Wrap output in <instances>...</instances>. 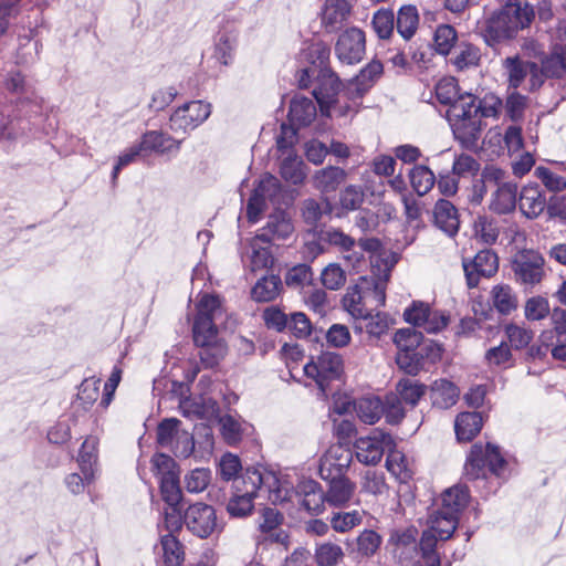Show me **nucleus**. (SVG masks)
<instances>
[{
  "mask_svg": "<svg viewBox=\"0 0 566 566\" xmlns=\"http://www.w3.org/2000/svg\"><path fill=\"white\" fill-rule=\"evenodd\" d=\"M380 260L382 265L378 263V259L371 262L373 276L361 277L360 283L348 289L343 297L344 308L355 318L366 316L368 311L385 305L387 282L396 259L390 255V259Z\"/></svg>",
  "mask_w": 566,
  "mask_h": 566,
  "instance_id": "nucleus-1",
  "label": "nucleus"
},
{
  "mask_svg": "<svg viewBox=\"0 0 566 566\" xmlns=\"http://www.w3.org/2000/svg\"><path fill=\"white\" fill-rule=\"evenodd\" d=\"M196 310L192 327L193 340L201 347L199 353L201 360L212 367L227 352L226 346L217 340V324L224 314L222 302L218 295L202 294Z\"/></svg>",
  "mask_w": 566,
  "mask_h": 566,
  "instance_id": "nucleus-2",
  "label": "nucleus"
},
{
  "mask_svg": "<svg viewBox=\"0 0 566 566\" xmlns=\"http://www.w3.org/2000/svg\"><path fill=\"white\" fill-rule=\"evenodd\" d=\"M279 484L277 476L259 468H249L244 474L234 481L235 493L227 504V511L232 517H245L253 511V501L259 490L266 489L269 496Z\"/></svg>",
  "mask_w": 566,
  "mask_h": 566,
  "instance_id": "nucleus-3",
  "label": "nucleus"
},
{
  "mask_svg": "<svg viewBox=\"0 0 566 566\" xmlns=\"http://www.w3.org/2000/svg\"><path fill=\"white\" fill-rule=\"evenodd\" d=\"M533 17L534 11L527 3L509 2L485 21L483 38L489 45L510 40L527 27Z\"/></svg>",
  "mask_w": 566,
  "mask_h": 566,
  "instance_id": "nucleus-4",
  "label": "nucleus"
},
{
  "mask_svg": "<svg viewBox=\"0 0 566 566\" xmlns=\"http://www.w3.org/2000/svg\"><path fill=\"white\" fill-rule=\"evenodd\" d=\"M448 116L455 139L467 149L476 147L482 120L476 113L474 97L468 94L449 108Z\"/></svg>",
  "mask_w": 566,
  "mask_h": 566,
  "instance_id": "nucleus-5",
  "label": "nucleus"
},
{
  "mask_svg": "<svg viewBox=\"0 0 566 566\" xmlns=\"http://www.w3.org/2000/svg\"><path fill=\"white\" fill-rule=\"evenodd\" d=\"M269 500L273 503L293 502L294 500L307 512L318 514L324 507L325 493L314 480L301 481L296 489H289L279 480Z\"/></svg>",
  "mask_w": 566,
  "mask_h": 566,
  "instance_id": "nucleus-6",
  "label": "nucleus"
},
{
  "mask_svg": "<svg viewBox=\"0 0 566 566\" xmlns=\"http://www.w3.org/2000/svg\"><path fill=\"white\" fill-rule=\"evenodd\" d=\"M505 465V460L501 455L499 448L492 443L485 446L475 443L471 448L464 471L470 480L485 478L486 470L495 475H500Z\"/></svg>",
  "mask_w": 566,
  "mask_h": 566,
  "instance_id": "nucleus-7",
  "label": "nucleus"
},
{
  "mask_svg": "<svg viewBox=\"0 0 566 566\" xmlns=\"http://www.w3.org/2000/svg\"><path fill=\"white\" fill-rule=\"evenodd\" d=\"M503 67L512 88L523 87L534 91L543 84V72L535 62L526 61L520 56H509L503 60Z\"/></svg>",
  "mask_w": 566,
  "mask_h": 566,
  "instance_id": "nucleus-8",
  "label": "nucleus"
},
{
  "mask_svg": "<svg viewBox=\"0 0 566 566\" xmlns=\"http://www.w3.org/2000/svg\"><path fill=\"white\" fill-rule=\"evenodd\" d=\"M343 369L340 355L332 352L322 353L304 366L305 375L315 380L323 395L327 394L332 381L340 378Z\"/></svg>",
  "mask_w": 566,
  "mask_h": 566,
  "instance_id": "nucleus-9",
  "label": "nucleus"
},
{
  "mask_svg": "<svg viewBox=\"0 0 566 566\" xmlns=\"http://www.w3.org/2000/svg\"><path fill=\"white\" fill-rule=\"evenodd\" d=\"M211 114V104L203 101L185 103L174 111L169 118V128L175 134L187 135L202 123Z\"/></svg>",
  "mask_w": 566,
  "mask_h": 566,
  "instance_id": "nucleus-10",
  "label": "nucleus"
},
{
  "mask_svg": "<svg viewBox=\"0 0 566 566\" xmlns=\"http://www.w3.org/2000/svg\"><path fill=\"white\" fill-rule=\"evenodd\" d=\"M459 523V517L455 515L442 514V510H437L432 513L428 521V528L423 531L420 538L421 552H436L438 541H447L454 533Z\"/></svg>",
  "mask_w": 566,
  "mask_h": 566,
  "instance_id": "nucleus-11",
  "label": "nucleus"
},
{
  "mask_svg": "<svg viewBox=\"0 0 566 566\" xmlns=\"http://www.w3.org/2000/svg\"><path fill=\"white\" fill-rule=\"evenodd\" d=\"M406 322L412 326L421 327L427 333H439L444 329L450 317L444 312L433 310L422 302H413L403 312Z\"/></svg>",
  "mask_w": 566,
  "mask_h": 566,
  "instance_id": "nucleus-12",
  "label": "nucleus"
},
{
  "mask_svg": "<svg viewBox=\"0 0 566 566\" xmlns=\"http://www.w3.org/2000/svg\"><path fill=\"white\" fill-rule=\"evenodd\" d=\"M184 523L189 532L200 538H207L218 530L216 510L206 503H195L187 507Z\"/></svg>",
  "mask_w": 566,
  "mask_h": 566,
  "instance_id": "nucleus-13",
  "label": "nucleus"
},
{
  "mask_svg": "<svg viewBox=\"0 0 566 566\" xmlns=\"http://www.w3.org/2000/svg\"><path fill=\"white\" fill-rule=\"evenodd\" d=\"M392 446L391 436L379 430L368 437L358 438L354 444L357 460L366 465L377 464L384 452Z\"/></svg>",
  "mask_w": 566,
  "mask_h": 566,
  "instance_id": "nucleus-14",
  "label": "nucleus"
},
{
  "mask_svg": "<svg viewBox=\"0 0 566 566\" xmlns=\"http://www.w3.org/2000/svg\"><path fill=\"white\" fill-rule=\"evenodd\" d=\"M366 51L365 33L358 28L345 30L335 45V53L344 64H355L361 61Z\"/></svg>",
  "mask_w": 566,
  "mask_h": 566,
  "instance_id": "nucleus-15",
  "label": "nucleus"
},
{
  "mask_svg": "<svg viewBox=\"0 0 566 566\" xmlns=\"http://www.w3.org/2000/svg\"><path fill=\"white\" fill-rule=\"evenodd\" d=\"M497 269V255L489 249L479 251L473 260H463V270L470 289L478 286L480 277H491L494 275Z\"/></svg>",
  "mask_w": 566,
  "mask_h": 566,
  "instance_id": "nucleus-16",
  "label": "nucleus"
},
{
  "mask_svg": "<svg viewBox=\"0 0 566 566\" xmlns=\"http://www.w3.org/2000/svg\"><path fill=\"white\" fill-rule=\"evenodd\" d=\"M544 264V258L534 251L521 254L513 263L516 280L526 286L538 284L545 274Z\"/></svg>",
  "mask_w": 566,
  "mask_h": 566,
  "instance_id": "nucleus-17",
  "label": "nucleus"
},
{
  "mask_svg": "<svg viewBox=\"0 0 566 566\" xmlns=\"http://www.w3.org/2000/svg\"><path fill=\"white\" fill-rule=\"evenodd\" d=\"M279 192V180L272 175H264L249 198L247 207L249 221L256 222L260 214L265 209L266 201L273 200Z\"/></svg>",
  "mask_w": 566,
  "mask_h": 566,
  "instance_id": "nucleus-18",
  "label": "nucleus"
},
{
  "mask_svg": "<svg viewBox=\"0 0 566 566\" xmlns=\"http://www.w3.org/2000/svg\"><path fill=\"white\" fill-rule=\"evenodd\" d=\"M276 145L282 155H285L280 168L282 178L293 185L302 184L305 179L306 172L304 170V164L302 159L293 154L292 142H289L285 137L280 136L276 139Z\"/></svg>",
  "mask_w": 566,
  "mask_h": 566,
  "instance_id": "nucleus-19",
  "label": "nucleus"
},
{
  "mask_svg": "<svg viewBox=\"0 0 566 566\" xmlns=\"http://www.w3.org/2000/svg\"><path fill=\"white\" fill-rule=\"evenodd\" d=\"M269 235L266 232H261L250 240L249 252L243 262L245 268L252 273L266 270L272 266L274 259L268 245Z\"/></svg>",
  "mask_w": 566,
  "mask_h": 566,
  "instance_id": "nucleus-20",
  "label": "nucleus"
},
{
  "mask_svg": "<svg viewBox=\"0 0 566 566\" xmlns=\"http://www.w3.org/2000/svg\"><path fill=\"white\" fill-rule=\"evenodd\" d=\"M384 66L379 61H371L368 63L357 76L349 81L346 87V94L349 98H360L366 92H368L375 82L382 74Z\"/></svg>",
  "mask_w": 566,
  "mask_h": 566,
  "instance_id": "nucleus-21",
  "label": "nucleus"
},
{
  "mask_svg": "<svg viewBox=\"0 0 566 566\" xmlns=\"http://www.w3.org/2000/svg\"><path fill=\"white\" fill-rule=\"evenodd\" d=\"M518 208L527 219H536L546 207V198L537 184L525 185L518 196Z\"/></svg>",
  "mask_w": 566,
  "mask_h": 566,
  "instance_id": "nucleus-22",
  "label": "nucleus"
},
{
  "mask_svg": "<svg viewBox=\"0 0 566 566\" xmlns=\"http://www.w3.org/2000/svg\"><path fill=\"white\" fill-rule=\"evenodd\" d=\"M433 224L448 237H454L460 227L458 209L452 202L439 199L432 211Z\"/></svg>",
  "mask_w": 566,
  "mask_h": 566,
  "instance_id": "nucleus-23",
  "label": "nucleus"
},
{
  "mask_svg": "<svg viewBox=\"0 0 566 566\" xmlns=\"http://www.w3.org/2000/svg\"><path fill=\"white\" fill-rule=\"evenodd\" d=\"M469 501L470 491L468 486L463 484H455L442 492L439 510H442V514L460 517L461 513L468 506Z\"/></svg>",
  "mask_w": 566,
  "mask_h": 566,
  "instance_id": "nucleus-24",
  "label": "nucleus"
},
{
  "mask_svg": "<svg viewBox=\"0 0 566 566\" xmlns=\"http://www.w3.org/2000/svg\"><path fill=\"white\" fill-rule=\"evenodd\" d=\"M356 485L348 478L334 476L327 492L325 493L326 503L335 507L346 506L355 494Z\"/></svg>",
  "mask_w": 566,
  "mask_h": 566,
  "instance_id": "nucleus-25",
  "label": "nucleus"
},
{
  "mask_svg": "<svg viewBox=\"0 0 566 566\" xmlns=\"http://www.w3.org/2000/svg\"><path fill=\"white\" fill-rule=\"evenodd\" d=\"M282 515L275 509L266 507L262 511L259 527L262 534L264 535V541L277 543L283 546L287 545V534L282 530H277V527L282 523Z\"/></svg>",
  "mask_w": 566,
  "mask_h": 566,
  "instance_id": "nucleus-26",
  "label": "nucleus"
},
{
  "mask_svg": "<svg viewBox=\"0 0 566 566\" xmlns=\"http://www.w3.org/2000/svg\"><path fill=\"white\" fill-rule=\"evenodd\" d=\"M352 452L346 447L337 443L329 447L326 453L321 459V474L324 478V471L329 473L333 471L336 474H342L352 462Z\"/></svg>",
  "mask_w": 566,
  "mask_h": 566,
  "instance_id": "nucleus-27",
  "label": "nucleus"
},
{
  "mask_svg": "<svg viewBox=\"0 0 566 566\" xmlns=\"http://www.w3.org/2000/svg\"><path fill=\"white\" fill-rule=\"evenodd\" d=\"M517 186L516 184H501L493 191L490 200L489 208L495 213L505 214L512 212L517 202Z\"/></svg>",
  "mask_w": 566,
  "mask_h": 566,
  "instance_id": "nucleus-28",
  "label": "nucleus"
},
{
  "mask_svg": "<svg viewBox=\"0 0 566 566\" xmlns=\"http://www.w3.org/2000/svg\"><path fill=\"white\" fill-rule=\"evenodd\" d=\"M179 408L182 416L191 419H208L218 410L217 402L203 396L182 399Z\"/></svg>",
  "mask_w": 566,
  "mask_h": 566,
  "instance_id": "nucleus-29",
  "label": "nucleus"
},
{
  "mask_svg": "<svg viewBox=\"0 0 566 566\" xmlns=\"http://www.w3.org/2000/svg\"><path fill=\"white\" fill-rule=\"evenodd\" d=\"M289 117L293 125L307 126L316 117V106L311 98L296 95L291 101Z\"/></svg>",
  "mask_w": 566,
  "mask_h": 566,
  "instance_id": "nucleus-30",
  "label": "nucleus"
},
{
  "mask_svg": "<svg viewBox=\"0 0 566 566\" xmlns=\"http://www.w3.org/2000/svg\"><path fill=\"white\" fill-rule=\"evenodd\" d=\"M348 13L349 4L346 0H326L321 13L322 24L327 31H335Z\"/></svg>",
  "mask_w": 566,
  "mask_h": 566,
  "instance_id": "nucleus-31",
  "label": "nucleus"
},
{
  "mask_svg": "<svg viewBox=\"0 0 566 566\" xmlns=\"http://www.w3.org/2000/svg\"><path fill=\"white\" fill-rule=\"evenodd\" d=\"M483 419L476 411L461 412L454 421V430L459 441H471L482 429Z\"/></svg>",
  "mask_w": 566,
  "mask_h": 566,
  "instance_id": "nucleus-32",
  "label": "nucleus"
},
{
  "mask_svg": "<svg viewBox=\"0 0 566 566\" xmlns=\"http://www.w3.org/2000/svg\"><path fill=\"white\" fill-rule=\"evenodd\" d=\"M97 444L98 441L94 437H87L78 452L77 463L81 473L86 475V480L94 481L97 468Z\"/></svg>",
  "mask_w": 566,
  "mask_h": 566,
  "instance_id": "nucleus-33",
  "label": "nucleus"
},
{
  "mask_svg": "<svg viewBox=\"0 0 566 566\" xmlns=\"http://www.w3.org/2000/svg\"><path fill=\"white\" fill-rule=\"evenodd\" d=\"M354 410L364 423L374 424L382 416L385 407L379 397L366 396L355 400Z\"/></svg>",
  "mask_w": 566,
  "mask_h": 566,
  "instance_id": "nucleus-34",
  "label": "nucleus"
},
{
  "mask_svg": "<svg viewBox=\"0 0 566 566\" xmlns=\"http://www.w3.org/2000/svg\"><path fill=\"white\" fill-rule=\"evenodd\" d=\"M294 231V227L291 220V217L282 210L275 211L269 218L266 227L262 232H266L269 239L266 242H272L275 240H285L287 239Z\"/></svg>",
  "mask_w": 566,
  "mask_h": 566,
  "instance_id": "nucleus-35",
  "label": "nucleus"
},
{
  "mask_svg": "<svg viewBox=\"0 0 566 566\" xmlns=\"http://www.w3.org/2000/svg\"><path fill=\"white\" fill-rule=\"evenodd\" d=\"M140 146L145 154L148 151L166 154L177 151L180 147V140H176L161 132L151 130L143 136Z\"/></svg>",
  "mask_w": 566,
  "mask_h": 566,
  "instance_id": "nucleus-36",
  "label": "nucleus"
},
{
  "mask_svg": "<svg viewBox=\"0 0 566 566\" xmlns=\"http://www.w3.org/2000/svg\"><path fill=\"white\" fill-rule=\"evenodd\" d=\"M339 81L338 77L331 73L325 77L324 82L319 85L318 88L313 91V96L315 97L317 104L321 107L322 114L329 116L331 107L335 102V96L338 92Z\"/></svg>",
  "mask_w": 566,
  "mask_h": 566,
  "instance_id": "nucleus-37",
  "label": "nucleus"
},
{
  "mask_svg": "<svg viewBox=\"0 0 566 566\" xmlns=\"http://www.w3.org/2000/svg\"><path fill=\"white\" fill-rule=\"evenodd\" d=\"M459 398V389L447 379L436 380L431 386V400L433 406L447 409L453 406Z\"/></svg>",
  "mask_w": 566,
  "mask_h": 566,
  "instance_id": "nucleus-38",
  "label": "nucleus"
},
{
  "mask_svg": "<svg viewBox=\"0 0 566 566\" xmlns=\"http://www.w3.org/2000/svg\"><path fill=\"white\" fill-rule=\"evenodd\" d=\"M491 297L494 308L502 315H510L517 308V296L507 284L495 285L491 291Z\"/></svg>",
  "mask_w": 566,
  "mask_h": 566,
  "instance_id": "nucleus-39",
  "label": "nucleus"
},
{
  "mask_svg": "<svg viewBox=\"0 0 566 566\" xmlns=\"http://www.w3.org/2000/svg\"><path fill=\"white\" fill-rule=\"evenodd\" d=\"M543 81L546 77H562L566 73V49L563 45L554 46L549 56L542 61Z\"/></svg>",
  "mask_w": 566,
  "mask_h": 566,
  "instance_id": "nucleus-40",
  "label": "nucleus"
},
{
  "mask_svg": "<svg viewBox=\"0 0 566 566\" xmlns=\"http://www.w3.org/2000/svg\"><path fill=\"white\" fill-rule=\"evenodd\" d=\"M346 172L339 167H326L314 176L315 187L323 192L335 191L344 182Z\"/></svg>",
  "mask_w": 566,
  "mask_h": 566,
  "instance_id": "nucleus-41",
  "label": "nucleus"
},
{
  "mask_svg": "<svg viewBox=\"0 0 566 566\" xmlns=\"http://www.w3.org/2000/svg\"><path fill=\"white\" fill-rule=\"evenodd\" d=\"M343 548L332 542L316 544L314 560L318 566H337L344 558Z\"/></svg>",
  "mask_w": 566,
  "mask_h": 566,
  "instance_id": "nucleus-42",
  "label": "nucleus"
},
{
  "mask_svg": "<svg viewBox=\"0 0 566 566\" xmlns=\"http://www.w3.org/2000/svg\"><path fill=\"white\" fill-rule=\"evenodd\" d=\"M281 279L277 275L261 277L252 287L251 294L258 302L273 301L280 293Z\"/></svg>",
  "mask_w": 566,
  "mask_h": 566,
  "instance_id": "nucleus-43",
  "label": "nucleus"
},
{
  "mask_svg": "<svg viewBox=\"0 0 566 566\" xmlns=\"http://www.w3.org/2000/svg\"><path fill=\"white\" fill-rule=\"evenodd\" d=\"M386 459L387 470L400 482H407L412 476V471L409 467L406 455L391 448H389Z\"/></svg>",
  "mask_w": 566,
  "mask_h": 566,
  "instance_id": "nucleus-44",
  "label": "nucleus"
},
{
  "mask_svg": "<svg viewBox=\"0 0 566 566\" xmlns=\"http://www.w3.org/2000/svg\"><path fill=\"white\" fill-rule=\"evenodd\" d=\"M235 45L237 33L234 31H220L216 38V59L223 65H228L232 61Z\"/></svg>",
  "mask_w": 566,
  "mask_h": 566,
  "instance_id": "nucleus-45",
  "label": "nucleus"
},
{
  "mask_svg": "<svg viewBox=\"0 0 566 566\" xmlns=\"http://www.w3.org/2000/svg\"><path fill=\"white\" fill-rule=\"evenodd\" d=\"M397 31L405 39L409 40L416 32L419 23L417 8L403 6L397 14Z\"/></svg>",
  "mask_w": 566,
  "mask_h": 566,
  "instance_id": "nucleus-46",
  "label": "nucleus"
},
{
  "mask_svg": "<svg viewBox=\"0 0 566 566\" xmlns=\"http://www.w3.org/2000/svg\"><path fill=\"white\" fill-rule=\"evenodd\" d=\"M219 422L222 437L229 444L238 443L248 429V423L233 415L222 416Z\"/></svg>",
  "mask_w": 566,
  "mask_h": 566,
  "instance_id": "nucleus-47",
  "label": "nucleus"
},
{
  "mask_svg": "<svg viewBox=\"0 0 566 566\" xmlns=\"http://www.w3.org/2000/svg\"><path fill=\"white\" fill-rule=\"evenodd\" d=\"M365 514L364 510L334 513L329 520L331 527L337 533H347L361 524Z\"/></svg>",
  "mask_w": 566,
  "mask_h": 566,
  "instance_id": "nucleus-48",
  "label": "nucleus"
},
{
  "mask_svg": "<svg viewBox=\"0 0 566 566\" xmlns=\"http://www.w3.org/2000/svg\"><path fill=\"white\" fill-rule=\"evenodd\" d=\"M409 178L413 190L419 196L427 195L436 184L434 174L423 165L415 166L409 172Z\"/></svg>",
  "mask_w": 566,
  "mask_h": 566,
  "instance_id": "nucleus-49",
  "label": "nucleus"
},
{
  "mask_svg": "<svg viewBox=\"0 0 566 566\" xmlns=\"http://www.w3.org/2000/svg\"><path fill=\"white\" fill-rule=\"evenodd\" d=\"M101 379L96 377L85 378L80 385L77 399L73 408L82 407L87 410L98 398Z\"/></svg>",
  "mask_w": 566,
  "mask_h": 566,
  "instance_id": "nucleus-50",
  "label": "nucleus"
},
{
  "mask_svg": "<svg viewBox=\"0 0 566 566\" xmlns=\"http://www.w3.org/2000/svg\"><path fill=\"white\" fill-rule=\"evenodd\" d=\"M500 234L497 222L486 216H479L474 221V235L484 244H493Z\"/></svg>",
  "mask_w": 566,
  "mask_h": 566,
  "instance_id": "nucleus-51",
  "label": "nucleus"
},
{
  "mask_svg": "<svg viewBox=\"0 0 566 566\" xmlns=\"http://www.w3.org/2000/svg\"><path fill=\"white\" fill-rule=\"evenodd\" d=\"M510 346L514 349L526 348L534 337V332L523 325L510 323L504 328Z\"/></svg>",
  "mask_w": 566,
  "mask_h": 566,
  "instance_id": "nucleus-52",
  "label": "nucleus"
},
{
  "mask_svg": "<svg viewBox=\"0 0 566 566\" xmlns=\"http://www.w3.org/2000/svg\"><path fill=\"white\" fill-rule=\"evenodd\" d=\"M180 420L168 418L163 420L157 428V442L160 447L168 449L174 446V441L184 430L180 428Z\"/></svg>",
  "mask_w": 566,
  "mask_h": 566,
  "instance_id": "nucleus-53",
  "label": "nucleus"
},
{
  "mask_svg": "<svg viewBox=\"0 0 566 566\" xmlns=\"http://www.w3.org/2000/svg\"><path fill=\"white\" fill-rule=\"evenodd\" d=\"M457 31L449 24L439 25L434 32V49L441 55L450 53L457 41Z\"/></svg>",
  "mask_w": 566,
  "mask_h": 566,
  "instance_id": "nucleus-54",
  "label": "nucleus"
},
{
  "mask_svg": "<svg viewBox=\"0 0 566 566\" xmlns=\"http://www.w3.org/2000/svg\"><path fill=\"white\" fill-rule=\"evenodd\" d=\"M313 273L308 265L297 264L290 269L285 275V283L289 287L303 290L311 284Z\"/></svg>",
  "mask_w": 566,
  "mask_h": 566,
  "instance_id": "nucleus-55",
  "label": "nucleus"
},
{
  "mask_svg": "<svg viewBox=\"0 0 566 566\" xmlns=\"http://www.w3.org/2000/svg\"><path fill=\"white\" fill-rule=\"evenodd\" d=\"M211 472L209 469L198 468L185 475V488L189 493H201L209 485Z\"/></svg>",
  "mask_w": 566,
  "mask_h": 566,
  "instance_id": "nucleus-56",
  "label": "nucleus"
},
{
  "mask_svg": "<svg viewBox=\"0 0 566 566\" xmlns=\"http://www.w3.org/2000/svg\"><path fill=\"white\" fill-rule=\"evenodd\" d=\"M160 482V493L163 500L167 505H179L182 493L179 486V475H167L166 478H161Z\"/></svg>",
  "mask_w": 566,
  "mask_h": 566,
  "instance_id": "nucleus-57",
  "label": "nucleus"
},
{
  "mask_svg": "<svg viewBox=\"0 0 566 566\" xmlns=\"http://www.w3.org/2000/svg\"><path fill=\"white\" fill-rule=\"evenodd\" d=\"M534 175L542 181L545 188L552 192H559L566 189V178L545 166H537Z\"/></svg>",
  "mask_w": 566,
  "mask_h": 566,
  "instance_id": "nucleus-58",
  "label": "nucleus"
},
{
  "mask_svg": "<svg viewBox=\"0 0 566 566\" xmlns=\"http://www.w3.org/2000/svg\"><path fill=\"white\" fill-rule=\"evenodd\" d=\"M480 56V50L476 46L464 43L459 46L452 63L458 70H464L478 65Z\"/></svg>",
  "mask_w": 566,
  "mask_h": 566,
  "instance_id": "nucleus-59",
  "label": "nucleus"
},
{
  "mask_svg": "<svg viewBox=\"0 0 566 566\" xmlns=\"http://www.w3.org/2000/svg\"><path fill=\"white\" fill-rule=\"evenodd\" d=\"M373 29L380 39H388L395 28V15L390 10H378L373 17Z\"/></svg>",
  "mask_w": 566,
  "mask_h": 566,
  "instance_id": "nucleus-60",
  "label": "nucleus"
},
{
  "mask_svg": "<svg viewBox=\"0 0 566 566\" xmlns=\"http://www.w3.org/2000/svg\"><path fill=\"white\" fill-rule=\"evenodd\" d=\"M365 321V328L367 333L371 336H381L385 334L390 324L392 323L391 318L388 314L382 312H377L376 314H371V311H368L366 316L361 317Z\"/></svg>",
  "mask_w": 566,
  "mask_h": 566,
  "instance_id": "nucleus-61",
  "label": "nucleus"
},
{
  "mask_svg": "<svg viewBox=\"0 0 566 566\" xmlns=\"http://www.w3.org/2000/svg\"><path fill=\"white\" fill-rule=\"evenodd\" d=\"M480 170L479 161L468 154L455 156L452 165V174L459 178L475 176Z\"/></svg>",
  "mask_w": 566,
  "mask_h": 566,
  "instance_id": "nucleus-62",
  "label": "nucleus"
},
{
  "mask_svg": "<svg viewBox=\"0 0 566 566\" xmlns=\"http://www.w3.org/2000/svg\"><path fill=\"white\" fill-rule=\"evenodd\" d=\"M397 391L399 394L400 400L411 405L412 407L417 405L418 400L424 394V386L418 384L411 379H401L397 384Z\"/></svg>",
  "mask_w": 566,
  "mask_h": 566,
  "instance_id": "nucleus-63",
  "label": "nucleus"
},
{
  "mask_svg": "<svg viewBox=\"0 0 566 566\" xmlns=\"http://www.w3.org/2000/svg\"><path fill=\"white\" fill-rule=\"evenodd\" d=\"M161 546L166 565L178 566L182 560L184 552L177 538L172 534L164 535Z\"/></svg>",
  "mask_w": 566,
  "mask_h": 566,
  "instance_id": "nucleus-64",
  "label": "nucleus"
}]
</instances>
